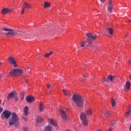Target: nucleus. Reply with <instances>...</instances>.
<instances>
[{
    "label": "nucleus",
    "mask_w": 131,
    "mask_h": 131,
    "mask_svg": "<svg viewBox=\"0 0 131 131\" xmlns=\"http://www.w3.org/2000/svg\"><path fill=\"white\" fill-rule=\"evenodd\" d=\"M130 88V82L129 81L126 82L125 85L124 87V90L125 91V92H127V91H129Z\"/></svg>",
    "instance_id": "4468645a"
},
{
    "label": "nucleus",
    "mask_w": 131,
    "mask_h": 131,
    "mask_svg": "<svg viewBox=\"0 0 131 131\" xmlns=\"http://www.w3.org/2000/svg\"><path fill=\"white\" fill-rule=\"evenodd\" d=\"M106 32L111 35H113L114 32V30L112 28H106Z\"/></svg>",
    "instance_id": "f3484780"
},
{
    "label": "nucleus",
    "mask_w": 131,
    "mask_h": 131,
    "mask_svg": "<svg viewBox=\"0 0 131 131\" xmlns=\"http://www.w3.org/2000/svg\"><path fill=\"white\" fill-rule=\"evenodd\" d=\"M86 36H87L86 43L89 45V46H92L93 45V41L96 40L97 38V34L87 33L85 34Z\"/></svg>",
    "instance_id": "f03ea898"
},
{
    "label": "nucleus",
    "mask_w": 131,
    "mask_h": 131,
    "mask_svg": "<svg viewBox=\"0 0 131 131\" xmlns=\"http://www.w3.org/2000/svg\"><path fill=\"white\" fill-rule=\"evenodd\" d=\"M86 44V41H83L82 42H81L80 47L81 48H84V46H85Z\"/></svg>",
    "instance_id": "cd10ccee"
},
{
    "label": "nucleus",
    "mask_w": 131,
    "mask_h": 131,
    "mask_svg": "<svg viewBox=\"0 0 131 131\" xmlns=\"http://www.w3.org/2000/svg\"><path fill=\"white\" fill-rule=\"evenodd\" d=\"M108 131H113V130L112 129V128H110Z\"/></svg>",
    "instance_id": "ea45409f"
},
{
    "label": "nucleus",
    "mask_w": 131,
    "mask_h": 131,
    "mask_svg": "<svg viewBox=\"0 0 131 131\" xmlns=\"http://www.w3.org/2000/svg\"><path fill=\"white\" fill-rule=\"evenodd\" d=\"M106 82H108V79H107V78H103V79H102V82H106Z\"/></svg>",
    "instance_id": "2f4dec72"
},
{
    "label": "nucleus",
    "mask_w": 131,
    "mask_h": 131,
    "mask_svg": "<svg viewBox=\"0 0 131 131\" xmlns=\"http://www.w3.org/2000/svg\"><path fill=\"white\" fill-rule=\"evenodd\" d=\"M112 10H113V3H112V0H109L108 7L107 8V10L110 13H112Z\"/></svg>",
    "instance_id": "9b49d317"
},
{
    "label": "nucleus",
    "mask_w": 131,
    "mask_h": 131,
    "mask_svg": "<svg viewBox=\"0 0 131 131\" xmlns=\"http://www.w3.org/2000/svg\"><path fill=\"white\" fill-rule=\"evenodd\" d=\"M45 131H52V128L49 125L46 126L45 128Z\"/></svg>",
    "instance_id": "5701e85b"
},
{
    "label": "nucleus",
    "mask_w": 131,
    "mask_h": 131,
    "mask_svg": "<svg viewBox=\"0 0 131 131\" xmlns=\"http://www.w3.org/2000/svg\"><path fill=\"white\" fill-rule=\"evenodd\" d=\"M80 119L82 121L84 125H88L89 121L88 120V118H86V114H85V113H82L80 114Z\"/></svg>",
    "instance_id": "39448f33"
},
{
    "label": "nucleus",
    "mask_w": 131,
    "mask_h": 131,
    "mask_svg": "<svg viewBox=\"0 0 131 131\" xmlns=\"http://www.w3.org/2000/svg\"><path fill=\"white\" fill-rule=\"evenodd\" d=\"M3 65V62H0V67Z\"/></svg>",
    "instance_id": "79ce46f5"
},
{
    "label": "nucleus",
    "mask_w": 131,
    "mask_h": 131,
    "mask_svg": "<svg viewBox=\"0 0 131 131\" xmlns=\"http://www.w3.org/2000/svg\"><path fill=\"white\" fill-rule=\"evenodd\" d=\"M60 112L61 118H62L63 120H68V117H67L66 112L63 110H60Z\"/></svg>",
    "instance_id": "1a4fd4ad"
},
{
    "label": "nucleus",
    "mask_w": 131,
    "mask_h": 131,
    "mask_svg": "<svg viewBox=\"0 0 131 131\" xmlns=\"http://www.w3.org/2000/svg\"><path fill=\"white\" fill-rule=\"evenodd\" d=\"M128 22H129L130 23H131V19H129V20H128Z\"/></svg>",
    "instance_id": "a18cd8bd"
},
{
    "label": "nucleus",
    "mask_w": 131,
    "mask_h": 131,
    "mask_svg": "<svg viewBox=\"0 0 131 131\" xmlns=\"http://www.w3.org/2000/svg\"><path fill=\"white\" fill-rule=\"evenodd\" d=\"M72 99L77 107H83L84 105L83 99L80 95L75 93L73 95Z\"/></svg>",
    "instance_id": "f257e3e1"
},
{
    "label": "nucleus",
    "mask_w": 131,
    "mask_h": 131,
    "mask_svg": "<svg viewBox=\"0 0 131 131\" xmlns=\"http://www.w3.org/2000/svg\"><path fill=\"white\" fill-rule=\"evenodd\" d=\"M104 117H105L106 118H108L110 116V113L108 111H105L104 114Z\"/></svg>",
    "instance_id": "a878e982"
},
{
    "label": "nucleus",
    "mask_w": 131,
    "mask_h": 131,
    "mask_svg": "<svg viewBox=\"0 0 131 131\" xmlns=\"http://www.w3.org/2000/svg\"><path fill=\"white\" fill-rule=\"evenodd\" d=\"M25 9H31V6L27 3H24L23 5V8L21 9V14H24L25 12Z\"/></svg>",
    "instance_id": "6e6552de"
},
{
    "label": "nucleus",
    "mask_w": 131,
    "mask_h": 131,
    "mask_svg": "<svg viewBox=\"0 0 131 131\" xmlns=\"http://www.w3.org/2000/svg\"><path fill=\"white\" fill-rule=\"evenodd\" d=\"M2 29L4 31H11V29H8V28H3Z\"/></svg>",
    "instance_id": "7c9ffc66"
},
{
    "label": "nucleus",
    "mask_w": 131,
    "mask_h": 131,
    "mask_svg": "<svg viewBox=\"0 0 131 131\" xmlns=\"http://www.w3.org/2000/svg\"><path fill=\"white\" fill-rule=\"evenodd\" d=\"M43 119L40 117H38L36 119V121L37 123H41L42 122Z\"/></svg>",
    "instance_id": "412c9836"
},
{
    "label": "nucleus",
    "mask_w": 131,
    "mask_h": 131,
    "mask_svg": "<svg viewBox=\"0 0 131 131\" xmlns=\"http://www.w3.org/2000/svg\"><path fill=\"white\" fill-rule=\"evenodd\" d=\"M1 100H0V103H1Z\"/></svg>",
    "instance_id": "6e6d98bb"
},
{
    "label": "nucleus",
    "mask_w": 131,
    "mask_h": 131,
    "mask_svg": "<svg viewBox=\"0 0 131 131\" xmlns=\"http://www.w3.org/2000/svg\"><path fill=\"white\" fill-rule=\"evenodd\" d=\"M8 61L11 64V65H13L14 67H18V65H17V61H16V59L13 56H10L8 58Z\"/></svg>",
    "instance_id": "423d86ee"
},
{
    "label": "nucleus",
    "mask_w": 131,
    "mask_h": 131,
    "mask_svg": "<svg viewBox=\"0 0 131 131\" xmlns=\"http://www.w3.org/2000/svg\"><path fill=\"white\" fill-rule=\"evenodd\" d=\"M128 64L129 65H131V60H128Z\"/></svg>",
    "instance_id": "4c0bfd02"
},
{
    "label": "nucleus",
    "mask_w": 131,
    "mask_h": 131,
    "mask_svg": "<svg viewBox=\"0 0 131 131\" xmlns=\"http://www.w3.org/2000/svg\"><path fill=\"white\" fill-rule=\"evenodd\" d=\"M127 36H128V35H125V37H127Z\"/></svg>",
    "instance_id": "09e8293b"
},
{
    "label": "nucleus",
    "mask_w": 131,
    "mask_h": 131,
    "mask_svg": "<svg viewBox=\"0 0 131 131\" xmlns=\"http://www.w3.org/2000/svg\"><path fill=\"white\" fill-rule=\"evenodd\" d=\"M51 6V4H50L48 2H45L44 3V8H49V7H50Z\"/></svg>",
    "instance_id": "bb28decb"
},
{
    "label": "nucleus",
    "mask_w": 131,
    "mask_h": 131,
    "mask_svg": "<svg viewBox=\"0 0 131 131\" xmlns=\"http://www.w3.org/2000/svg\"><path fill=\"white\" fill-rule=\"evenodd\" d=\"M23 120H24V121H27V118L26 117H23Z\"/></svg>",
    "instance_id": "72a5a7b5"
},
{
    "label": "nucleus",
    "mask_w": 131,
    "mask_h": 131,
    "mask_svg": "<svg viewBox=\"0 0 131 131\" xmlns=\"http://www.w3.org/2000/svg\"><path fill=\"white\" fill-rule=\"evenodd\" d=\"M107 78L108 82H109V81L112 82V81H113L115 79V78H116V77H115V76H112L111 75H110L107 76Z\"/></svg>",
    "instance_id": "dca6fc26"
},
{
    "label": "nucleus",
    "mask_w": 131,
    "mask_h": 131,
    "mask_svg": "<svg viewBox=\"0 0 131 131\" xmlns=\"http://www.w3.org/2000/svg\"><path fill=\"white\" fill-rule=\"evenodd\" d=\"M45 109V105H43V104L42 103H40L39 104V111H42V110H43Z\"/></svg>",
    "instance_id": "b1692460"
},
{
    "label": "nucleus",
    "mask_w": 131,
    "mask_h": 131,
    "mask_svg": "<svg viewBox=\"0 0 131 131\" xmlns=\"http://www.w3.org/2000/svg\"><path fill=\"white\" fill-rule=\"evenodd\" d=\"M116 105V102H115V100L114 99L112 98V107H114Z\"/></svg>",
    "instance_id": "c85d7f7f"
},
{
    "label": "nucleus",
    "mask_w": 131,
    "mask_h": 131,
    "mask_svg": "<svg viewBox=\"0 0 131 131\" xmlns=\"http://www.w3.org/2000/svg\"><path fill=\"white\" fill-rule=\"evenodd\" d=\"M114 124V123L113 122H112V125H113Z\"/></svg>",
    "instance_id": "de8ad7c7"
},
{
    "label": "nucleus",
    "mask_w": 131,
    "mask_h": 131,
    "mask_svg": "<svg viewBox=\"0 0 131 131\" xmlns=\"http://www.w3.org/2000/svg\"><path fill=\"white\" fill-rule=\"evenodd\" d=\"M26 101L28 103H32V102H34V97L33 96H27Z\"/></svg>",
    "instance_id": "f8f14e48"
},
{
    "label": "nucleus",
    "mask_w": 131,
    "mask_h": 131,
    "mask_svg": "<svg viewBox=\"0 0 131 131\" xmlns=\"http://www.w3.org/2000/svg\"><path fill=\"white\" fill-rule=\"evenodd\" d=\"M86 47H89V45H87Z\"/></svg>",
    "instance_id": "603ef678"
},
{
    "label": "nucleus",
    "mask_w": 131,
    "mask_h": 131,
    "mask_svg": "<svg viewBox=\"0 0 131 131\" xmlns=\"http://www.w3.org/2000/svg\"><path fill=\"white\" fill-rule=\"evenodd\" d=\"M100 2H101V3H104L105 0H100Z\"/></svg>",
    "instance_id": "a19ab883"
},
{
    "label": "nucleus",
    "mask_w": 131,
    "mask_h": 131,
    "mask_svg": "<svg viewBox=\"0 0 131 131\" xmlns=\"http://www.w3.org/2000/svg\"><path fill=\"white\" fill-rule=\"evenodd\" d=\"M38 58H40V55H39L37 56V58L38 59Z\"/></svg>",
    "instance_id": "49530a36"
},
{
    "label": "nucleus",
    "mask_w": 131,
    "mask_h": 131,
    "mask_svg": "<svg viewBox=\"0 0 131 131\" xmlns=\"http://www.w3.org/2000/svg\"><path fill=\"white\" fill-rule=\"evenodd\" d=\"M85 77H83V81H85V80H86V79H85V78H84Z\"/></svg>",
    "instance_id": "58836bf2"
},
{
    "label": "nucleus",
    "mask_w": 131,
    "mask_h": 131,
    "mask_svg": "<svg viewBox=\"0 0 131 131\" xmlns=\"http://www.w3.org/2000/svg\"><path fill=\"white\" fill-rule=\"evenodd\" d=\"M101 6H104V3H102V4H101Z\"/></svg>",
    "instance_id": "8fccbe9b"
},
{
    "label": "nucleus",
    "mask_w": 131,
    "mask_h": 131,
    "mask_svg": "<svg viewBox=\"0 0 131 131\" xmlns=\"http://www.w3.org/2000/svg\"><path fill=\"white\" fill-rule=\"evenodd\" d=\"M47 88H48V89H50V88H51V85H50V84H47Z\"/></svg>",
    "instance_id": "e433bc0d"
},
{
    "label": "nucleus",
    "mask_w": 131,
    "mask_h": 131,
    "mask_svg": "<svg viewBox=\"0 0 131 131\" xmlns=\"http://www.w3.org/2000/svg\"><path fill=\"white\" fill-rule=\"evenodd\" d=\"M28 69H29V67L28 68Z\"/></svg>",
    "instance_id": "864d4df0"
},
{
    "label": "nucleus",
    "mask_w": 131,
    "mask_h": 131,
    "mask_svg": "<svg viewBox=\"0 0 131 131\" xmlns=\"http://www.w3.org/2000/svg\"><path fill=\"white\" fill-rule=\"evenodd\" d=\"M24 130H25V131H27V130H25V129Z\"/></svg>",
    "instance_id": "5fc2aeb1"
},
{
    "label": "nucleus",
    "mask_w": 131,
    "mask_h": 131,
    "mask_svg": "<svg viewBox=\"0 0 131 131\" xmlns=\"http://www.w3.org/2000/svg\"><path fill=\"white\" fill-rule=\"evenodd\" d=\"M3 108H2V107H0V113H2V112H3Z\"/></svg>",
    "instance_id": "f704fd0d"
},
{
    "label": "nucleus",
    "mask_w": 131,
    "mask_h": 131,
    "mask_svg": "<svg viewBox=\"0 0 131 131\" xmlns=\"http://www.w3.org/2000/svg\"><path fill=\"white\" fill-rule=\"evenodd\" d=\"M11 115H12V113L10 112H9V111L8 110H5L2 114V118H3V119H4V118L9 119Z\"/></svg>",
    "instance_id": "0eeeda50"
},
{
    "label": "nucleus",
    "mask_w": 131,
    "mask_h": 131,
    "mask_svg": "<svg viewBox=\"0 0 131 131\" xmlns=\"http://www.w3.org/2000/svg\"><path fill=\"white\" fill-rule=\"evenodd\" d=\"M131 114V105H129L127 108V111L126 112L125 117H129Z\"/></svg>",
    "instance_id": "a211bd4d"
},
{
    "label": "nucleus",
    "mask_w": 131,
    "mask_h": 131,
    "mask_svg": "<svg viewBox=\"0 0 131 131\" xmlns=\"http://www.w3.org/2000/svg\"><path fill=\"white\" fill-rule=\"evenodd\" d=\"M129 130L131 131V124H130V127L129 128Z\"/></svg>",
    "instance_id": "37998d69"
},
{
    "label": "nucleus",
    "mask_w": 131,
    "mask_h": 131,
    "mask_svg": "<svg viewBox=\"0 0 131 131\" xmlns=\"http://www.w3.org/2000/svg\"><path fill=\"white\" fill-rule=\"evenodd\" d=\"M62 92L65 96H69V95H70V92H69L68 90L63 89Z\"/></svg>",
    "instance_id": "4be33fe9"
},
{
    "label": "nucleus",
    "mask_w": 131,
    "mask_h": 131,
    "mask_svg": "<svg viewBox=\"0 0 131 131\" xmlns=\"http://www.w3.org/2000/svg\"><path fill=\"white\" fill-rule=\"evenodd\" d=\"M48 121L49 123H50V124H52L53 126H57L58 124L56 122V121H54L53 119H48Z\"/></svg>",
    "instance_id": "2eb2a0df"
},
{
    "label": "nucleus",
    "mask_w": 131,
    "mask_h": 131,
    "mask_svg": "<svg viewBox=\"0 0 131 131\" xmlns=\"http://www.w3.org/2000/svg\"><path fill=\"white\" fill-rule=\"evenodd\" d=\"M17 34V33L14 32V30L11 29V31H9V32L6 33L7 36H15Z\"/></svg>",
    "instance_id": "ddd939ff"
},
{
    "label": "nucleus",
    "mask_w": 131,
    "mask_h": 131,
    "mask_svg": "<svg viewBox=\"0 0 131 131\" xmlns=\"http://www.w3.org/2000/svg\"><path fill=\"white\" fill-rule=\"evenodd\" d=\"M18 101H19V98L16 97V98H15V101H16V102H18Z\"/></svg>",
    "instance_id": "c9c22d12"
},
{
    "label": "nucleus",
    "mask_w": 131,
    "mask_h": 131,
    "mask_svg": "<svg viewBox=\"0 0 131 131\" xmlns=\"http://www.w3.org/2000/svg\"><path fill=\"white\" fill-rule=\"evenodd\" d=\"M86 113L88 114V115H92V114H93V112H92V110H88Z\"/></svg>",
    "instance_id": "c756f323"
},
{
    "label": "nucleus",
    "mask_w": 131,
    "mask_h": 131,
    "mask_svg": "<svg viewBox=\"0 0 131 131\" xmlns=\"http://www.w3.org/2000/svg\"><path fill=\"white\" fill-rule=\"evenodd\" d=\"M23 74V70L19 69H14L9 73L11 76H17Z\"/></svg>",
    "instance_id": "20e7f679"
},
{
    "label": "nucleus",
    "mask_w": 131,
    "mask_h": 131,
    "mask_svg": "<svg viewBox=\"0 0 131 131\" xmlns=\"http://www.w3.org/2000/svg\"><path fill=\"white\" fill-rule=\"evenodd\" d=\"M24 97H25L24 94L23 93H22L20 94L21 100H24Z\"/></svg>",
    "instance_id": "473e14b6"
},
{
    "label": "nucleus",
    "mask_w": 131,
    "mask_h": 131,
    "mask_svg": "<svg viewBox=\"0 0 131 131\" xmlns=\"http://www.w3.org/2000/svg\"><path fill=\"white\" fill-rule=\"evenodd\" d=\"M15 96V92H12L11 93H9L8 94V96H7L8 100H11V99H13L14 97Z\"/></svg>",
    "instance_id": "6ab92c4d"
},
{
    "label": "nucleus",
    "mask_w": 131,
    "mask_h": 131,
    "mask_svg": "<svg viewBox=\"0 0 131 131\" xmlns=\"http://www.w3.org/2000/svg\"><path fill=\"white\" fill-rule=\"evenodd\" d=\"M11 12H12V10L9 8H4L1 10V14L2 15H6L8 13H11Z\"/></svg>",
    "instance_id": "9d476101"
},
{
    "label": "nucleus",
    "mask_w": 131,
    "mask_h": 131,
    "mask_svg": "<svg viewBox=\"0 0 131 131\" xmlns=\"http://www.w3.org/2000/svg\"><path fill=\"white\" fill-rule=\"evenodd\" d=\"M28 110H29V108L28 107V106H26L24 108V112L25 113V116H27V115H28V114H29Z\"/></svg>",
    "instance_id": "aec40b11"
},
{
    "label": "nucleus",
    "mask_w": 131,
    "mask_h": 131,
    "mask_svg": "<svg viewBox=\"0 0 131 131\" xmlns=\"http://www.w3.org/2000/svg\"><path fill=\"white\" fill-rule=\"evenodd\" d=\"M52 54H53V51H50L49 52V53H47V54H45V55H44V57H45V58H49V57H50V56H51V55H52Z\"/></svg>",
    "instance_id": "393cba45"
},
{
    "label": "nucleus",
    "mask_w": 131,
    "mask_h": 131,
    "mask_svg": "<svg viewBox=\"0 0 131 131\" xmlns=\"http://www.w3.org/2000/svg\"><path fill=\"white\" fill-rule=\"evenodd\" d=\"M67 131H70V130H67Z\"/></svg>",
    "instance_id": "3c124183"
},
{
    "label": "nucleus",
    "mask_w": 131,
    "mask_h": 131,
    "mask_svg": "<svg viewBox=\"0 0 131 131\" xmlns=\"http://www.w3.org/2000/svg\"><path fill=\"white\" fill-rule=\"evenodd\" d=\"M0 78H3V76H2V75H0Z\"/></svg>",
    "instance_id": "c03bdc74"
},
{
    "label": "nucleus",
    "mask_w": 131,
    "mask_h": 131,
    "mask_svg": "<svg viewBox=\"0 0 131 131\" xmlns=\"http://www.w3.org/2000/svg\"><path fill=\"white\" fill-rule=\"evenodd\" d=\"M18 121L19 117H18L17 114L16 113H13L11 117L8 120V123L10 126H12V125L17 124Z\"/></svg>",
    "instance_id": "7ed1b4c3"
}]
</instances>
